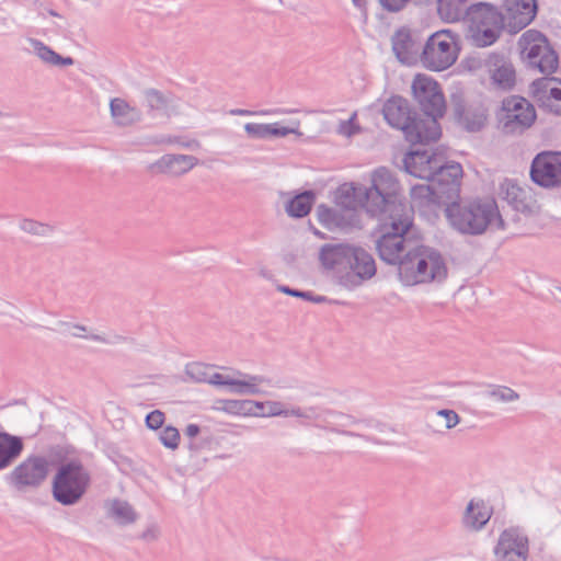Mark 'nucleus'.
Listing matches in <instances>:
<instances>
[{"mask_svg":"<svg viewBox=\"0 0 561 561\" xmlns=\"http://www.w3.org/2000/svg\"><path fill=\"white\" fill-rule=\"evenodd\" d=\"M530 178L542 187L561 186V152L543 151L538 153L531 162Z\"/></svg>","mask_w":561,"mask_h":561,"instance_id":"16","label":"nucleus"},{"mask_svg":"<svg viewBox=\"0 0 561 561\" xmlns=\"http://www.w3.org/2000/svg\"><path fill=\"white\" fill-rule=\"evenodd\" d=\"M314 414H316V409L312 407L304 409L298 405H293L290 408L285 405L284 417L293 416V417L302 419V420H311L314 417Z\"/></svg>","mask_w":561,"mask_h":561,"instance_id":"45","label":"nucleus"},{"mask_svg":"<svg viewBox=\"0 0 561 561\" xmlns=\"http://www.w3.org/2000/svg\"><path fill=\"white\" fill-rule=\"evenodd\" d=\"M91 472L78 458L60 463L51 479L53 499L62 506L78 504L91 485Z\"/></svg>","mask_w":561,"mask_h":561,"instance_id":"6","label":"nucleus"},{"mask_svg":"<svg viewBox=\"0 0 561 561\" xmlns=\"http://www.w3.org/2000/svg\"><path fill=\"white\" fill-rule=\"evenodd\" d=\"M436 414L445 420V427L447 430L454 428L460 422L459 415L454 410L443 409L437 411Z\"/></svg>","mask_w":561,"mask_h":561,"instance_id":"50","label":"nucleus"},{"mask_svg":"<svg viewBox=\"0 0 561 561\" xmlns=\"http://www.w3.org/2000/svg\"><path fill=\"white\" fill-rule=\"evenodd\" d=\"M367 213L371 217L383 218L388 215L411 213V208L401 198V185L394 174L385 167L374 171L371 186L368 188Z\"/></svg>","mask_w":561,"mask_h":561,"instance_id":"5","label":"nucleus"},{"mask_svg":"<svg viewBox=\"0 0 561 561\" xmlns=\"http://www.w3.org/2000/svg\"><path fill=\"white\" fill-rule=\"evenodd\" d=\"M186 376L195 382L210 383V368L208 364L192 362L185 366Z\"/></svg>","mask_w":561,"mask_h":561,"instance_id":"38","label":"nucleus"},{"mask_svg":"<svg viewBox=\"0 0 561 561\" xmlns=\"http://www.w3.org/2000/svg\"><path fill=\"white\" fill-rule=\"evenodd\" d=\"M319 260L327 270L336 273V282L347 290L359 287L376 274L373 255L350 243H327L320 249Z\"/></svg>","mask_w":561,"mask_h":561,"instance_id":"1","label":"nucleus"},{"mask_svg":"<svg viewBox=\"0 0 561 561\" xmlns=\"http://www.w3.org/2000/svg\"><path fill=\"white\" fill-rule=\"evenodd\" d=\"M392 50L397 59L404 65H414L421 60L423 43L416 33L408 28L398 30L391 37Z\"/></svg>","mask_w":561,"mask_h":561,"instance_id":"20","label":"nucleus"},{"mask_svg":"<svg viewBox=\"0 0 561 561\" xmlns=\"http://www.w3.org/2000/svg\"><path fill=\"white\" fill-rule=\"evenodd\" d=\"M75 336L85 337L92 340L94 342H100L104 344H121V343H134V339L121 334H112L108 336L100 335V334H90V335H81L78 333H73Z\"/></svg>","mask_w":561,"mask_h":561,"instance_id":"43","label":"nucleus"},{"mask_svg":"<svg viewBox=\"0 0 561 561\" xmlns=\"http://www.w3.org/2000/svg\"><path fill=\"white\" fill-rule=\"evenodd\" d=\"M70 449L68 446L62 445H53L48 449L49 456L56 460L59 465L69 461L68 456L70 454Z\"/></svg>","mask_w":561,"mask_h":561,"instance_id":"48","label":"nucleus"},{"mask_svg":"<svg viewBox=\"0 0 561 561\" xmlns=\"http://www.w3.org/2000/svg\"><path fill=\"white\" fill-rule=\"evenodd\" d=\"M520 59L531 69L551 76L559 68V56L540 31L530 28L517 41Z\"/></svg>","mask_w":561,"mask_h":561,"instance_id":"9","label":"nucleus"},{"mask_svg":"<svg viewBox=\"0 0 561 561\" xmlns=\"http://www.w3.org/2000/svg\"><path fill=\"white\" fill-rule=\"evenodd\" d=\"M416 4H423L426 3L428 0H413Z\"/></svg>","mask_w":561,"mask_h":561,"instance_id":"62","label":"nucleus"},{"mask_svg":"<svg viewBox=\"0 0 561 561\" xmlns=\"http://www.w3.org/2000/svg\"><path fill=\"white\" fill-rule=\"evenodd\" d=\"M8 25V18L4 15H0V26L5 27Z\"/></svg>","mask_w":561,"mask_h":561,"instance_id":"59","label":"nucleus"},{"mask_svg":"<svg viewBox=\"0 0 561 561\" xmlns=\"http://www.w3.org/2000/svg\"><path fill=\"white\" fill-rule=\"evenodd\" d=\"M462 176V167L457 162L443 164L438 163V168L434 170L433 176L428 182L435 188L436 194L446 202V205L459 198L460 180Z\"/></svg>","mask_w":561,"mask_h":561,"instance_id":"17","label":"nucleus"},{"mask_svg":"<svg viewBox=\"0 0 561 561\" xmlns=\"http://www.w3.org/2000/svg\"><path fill=\"white\" fill-rule=\"evenodd\" d=\"M164 419L163 412L153 410L146 415L145 423L148 428L157 431L162 427Z\"/></svg>","mask_w":561,"mask_h":561,"instance_id":"47","label":"nucleus"},{"mask_svg":"<svg viewBox=\"0 0 561 561\" xmlns=\"http://www.w3.org/2000/svg\"><path fill=\"white\" fill-rule=\"evenodd\" d=\"M410 196L412 205L408 207L411 208V215H413L414 207L419 209L425 208L428 210H434L440 206L446 207V202L439 196V194H436V191L431 183L412 186Z\"/></svg>","mask_w":561,"mask_h":561,"instance_id":"28","label":"nucleus"},{"mask_svg":"<svg viewBox=\"0 0 561 561\" xmlns=\"http://www.w3.org/2000/svg\"><path fill=\"white\" fill-rule=\"evenodd\" d=\"M378 220L383 226V231L376 241L378 255L383 262L399 266L405 254H409L417 243L407 236L412 227L413 216L401 209V214L388 215Z\"/></svg>","mask_w":561,"mask_h":561,"instance_id":"3","label":"nucleus"},{"mask_svg":"<svg viewBox=\"0 0 561 561\" xmlns=\"http://www.w3.org/2000/svg\"><path fill=\"white\" fill-rule=\"evenodd\" d=\"M485 397L493 403H510L519 399V394L507 386H492L485 391Z\"/></svg>","mask_w":561,"mask_h":561,"instance_id":"36","label":"nucleus"},{"mask_svg":"<svg viewBox=\"0 0 561 561\" xmlns=\"http://www.w3.org/2000/svg\"><path fill=\"white\" fill-rule=\"evenodd\" d=\"M467 21L470 38L477 47L493 45L506 30L502 11L489 2H477L469 5Z\"/></svg>","mask_w":561,"mask_h":561,"instance_id":"8","label":"nucleus"},{"mask_svg":"<svg viewBox=\"0 0 561 561\" xmlns=\"http://www.w3.org/2000/svg\"><path fill=\"white\" fill-rule=\"evenodd\" d=\"M49 14H50V15H54V16H58V15H59V14H58L56 11H54V10H50V11H49Z\"/></svg>","mask_w":561,"mask_h":561,"instance_id":"63","label":"nucleus"},{"mask_svg":"<svg viewBox=\"0 0 561 561\" xmlns=\"http://www.w3.org/2000/svg\"><path fill=\"white\" fill-rule=\"evenodd\" d=\"M107 516L113 518L119 526L133 524L137 519V513L133 506L127 501L119 499H114L111 502Z\"/></svg>","mask_w":561,"mask_h":561,"instance_id":"33","label":"nucleus"},{"mask_svg":"<svg viewBox=\"0 0 561 561\" xmlns=\"http://www.w3.org/2000/svg\"><path fill=\"white\" fill-rule=\"evenodd\" d=\"M502 16L510 34H517L529 25L537 14V0H503Z\"/></svg>","mask_w":561,"mask_h":561,"instance_id":"19","label":"nucleus"},{"mask_svg":"<svg viewBox=\"0 0 561 561\" xmlns=\"http://www.w3.org/2000/svg\"><path fill=\"white\" fill-rule=\"evenodd\" d=\"M49 461L44 456L31 455L5 476V481L16 491L38 489L47 479Z\"/></svg>","mask_w":561,"mask_h":561,"instance_id":"14","label":"nucleus"},{"mask_svg":"<svg viewBox=\"0 0 561 561\" xmlns=\"http://www.w3.org/2000/svg\"><path fill=\"white\" fill-rule=\"evenodd\" d=\"M185 435L191 438V440H195L201 433V427L197 424H188L185 428Z\"/></svg>","mask_w":561,"mask_h":561,"instance_id":"54","label":"nucleus"},{"mask_svg":"<svg viewBox=\"0 0 561 561\" xmlns=\"http://www.w3.org/2000/svg\"><path fill=\"white\" fill-rule=\"evenodd\" d=\"M411 89L415 101L425 116L419 119L420 126H423L427 131L425 137L432 139V141L438 140L442 130L437 119L444 115L446 110L445 98L438 83L428 76L417 75L412 82Z\"/></svg>","mask_w":561,"mask_h":561,"instance_id":"7","label":"nucleus"},{"mask_svg":"<svg viewBox=\"0 0 561 561\" xmlns=\"http://www.w3.org/2000/svg\"><path fill=\"white\" fill-rule=\"evenodd\" d=\"M140 538L144 540L156 539L157 535L154 529L148 528L141 534Z\"/></svg>","mask_w":561,"mask_h":561,"instance_id":"56","label":"nucleus"},{"mask_svg":"<svg viewBox=\"0 0 561 561\" xmlns=\"http://www.w3.org/2000/svg\"><path fill=\"white\" fill-rule=\"evenodd\" d=\"M279 290L289 296L299 297V298H302L305 300H308V301H311L314 304H322V302L327 301L325 296L313 295L311 291H301V290L289 288L287 286H280Z\"/></svg>","mask_w":561,"mask_h":561,"instance_id":"44","label":"nucleus"},{"mask_svg":"<svg viewBox=\"0 0 561 561\" xmlns=\"http://www.w3.org/2000/svg\"><path fill=\"white\" fill-rule=\"evenodd\" d=\"M445 216L453 229L461 234L480 236L489 227L502 229L504 221L493 201L476 199L468 203L453 201L445 207Z\"/></svg>","mask_w":561,"mask_h":561,"instance_id":"2","label":"nucleus"},{"mask_svg":"<svg viewBox=\"0 0 561 561\" xmlns=\"http://www.w3.org/2000/svg\"><path fill=\"white\" fill-rule=\"evenodd\" d=\"M467 2L468 0H437V12L446 22H458L468 16Z\"/></svg>","mask_w":561,"mask_h":561,"instance_id":"32","label":"nucleus"},{"mask_svg":"<svg viewBox=\"0 0 561 561\" xmlns=\"http://www.w3.org/2000/svg\"><path fill=\"white\" fill-rule=\"evenodd\" d=\"M73 64H75V60L72 57H64L58 54L56 64L54 66L66 67V66H72Z\"/></svg>","mask_w":561,"mask_h":561,"instance_id":"55","label":"nucleus"},{"mask_svg":"<svg viewBox=\"0 0 561 561\" xmlns=\"http://www.w3.org/2000/svg\"><path fill=\"white\" fill-rule=\"evenodd\" d=\"M188 459L193 467L196 469H202L209 456L210 451V442L207 439L198 440L197 438L195 440H190L188 443Z\"/></svg>","mask_w":561,"mask_h":561,"instance_id":"34","label":"nucleus"},{"mask_svg":"<svg viewBox=\"0 0 561 561\" xmlns=\"http://www.w3.org/2000/svg\"><path fill=\"white\" fill-rule=\"evenodd\" d=\"M484 67L493 89L502 92L514 90L517 76L515 67L508 57L504 54L491 53L485 58Z\"/></svg>","mask_w":561,"mask_h":561,"instance_id":"18","label":"nucleus"},{"mask_svg":"<svg viewBox=\"0 0 561 561\" xmlns=\"http://www.w3.org/2000/svg\"><path fill=\"white\" fill-rule=\"evenodd\" d=\"M164 141L168 144H176V145H180L185 148H192L195 145L194 140L184 141V140H182V137H180V136H173V137L170 136Z\"/></svg>","mask_w":561,"mask_h":561,"instance_id":"53","label":"nucleus"},{"mask_svg":"<svg viewBox=\"0 0 561 561\" xmlns=\"http://www.w3.org/2000/svg\"><path fill=\"white\" fill-rule=\"evenodd\" d=\"M519 191V188L511 183H507V197L512 195V199H516L517 195L516 192Z\"/></svg>","mask_w":561,"mask_h":561,"instance_id":"57","label":"nucleus"},{"mask_svg":"<svg viewBox=\"0 0 561 561\" xmlns=\"http://www.w3.org/2000/svg\"><path fill=\"white\" fill-rule=\"evenodd\" d=\"M382 9L388 12H399L402 10L409 0H378Z\"/></svg>","mask_w":561,"mask_h":561,"instance_id":"52","label":"nucleus"},{"mask_svg":"<svg viewBox=\"0 0 561 561\" xmlns=\"http://www.w3.org/2000/svg\"><path fill=\"white\" fill-rule=\"evenodd\" d=\"M231 115H239V116H249V115H253L254 113L249 111V110H242V108H236V110H231L229 112Z\"/></svg>","mask_w":561,"mask_h":561,"instance_id":"58","label":"nucleus"},{"mask_svg":"<svg viewBox=\"0 0 561 561\" xmlns=\"http://www.w3.org/2000/svg\"><path fill=\"white\" fill-rule=\"evenodd\" d=\"M145 99L151 111H165L168 107V98L157 89H146L144 91Z\"/></svg>","mask_w":561,"mask_h":561,"instance_id":"39","label":"nucleus"},{"mask_svg":"<svg viewBox=\"0 0 561 561\" xmlns=\"http://www.w3.org/2000/svg\"><path fill=\"white\" fill-rule=\"evenodd\" d=\"M285 403L282 401L267 400L264 413H261V417H284Z\"/></svg>","mask_w":561,"mask_h":561,"instance_id":"46","label":"nucleus"},{"mask_svg":"<svg viewBox=\"0 0 561 561\" xmlns=\"http://www.w3.org/2000/svg\"><path fill=\"white\" fill-rule=\"evenodd\" d=\"M383 118L393 127L403 131L405 139L411 144H428L426 129L420 126L419 119L410 108L409 102L402 96H392L383 104Z\"/></svg>","mask_w":561,"mask_h":561,"instance_id":"10","label":"nucleus"},{"mask_svg":"<svg viewBox=\"0 0 561 561\" xmlns=\"http://www.w3.org/2000/svg\"><path fill=\"white\" fill-rule=\"evenodd\" d=\"M492 516V508L481 499L468 502L462 516L461 526L469 533H478L484 528Z\"/></svg>","mask_w":561,"mask_h":561,"instance_id":"25","label":"nucleus"},{"mask_svg":"<svg viewBox=\"0 0 561 561\" xmlns=\"http://www.w3.org/2000/svg\"><path fill=\"white\" fill-rule=\"evenodd\" d=\"M401 283L414 286L433 280H443L447 276V267L442 254L430 247L419 244L412 249L398 266Z\"/></svg>","mask_w":561,"mask_h":561,"instance_id":"4","label":"nucleus"},{"mask_svg":"<svg viewBox=\"0 0 561 561\" xmlns=\"http://www.w3.org/2000/svg\"><path fill=\"white\" fill-rule=\"evenodd\" d=\"M213 410L236 416H247L245 399L216 400Z\"/></svg>","mask_w":561,"mask_h":561,"instance_id":"37","label":"nucleus"},{"mask_svg":"<svg viewBox=\"0 0 561 561\" xmlns=\"http://www.w3.org/2000/svg\"><path fill=\"white\" fill-rule=\"evenodd\" d=\"M499 128L506 135H517L529 128L536 119L534 105L523 96L510 95L502 101L496 113Z\"/></svg>","mask_w":561,"mask_h":561,"instance_id":"11","label":"nucleus"},{"mask_svg":"<svg viewBox=\"0 0 561 561\" xmlns=\"http://www.w3.org/2000/svg\"><path fill=\"white\" fill-rule=\"evenodd\" d=\"M31 46L33 47L35 54L46 64L55 65L58 53L51 49L49 46L45 45L43 42L38 39L31 38Z\"/></svg>","mask_w":561,"mask_h":561,"instance_id":"40","label":"nucleus"},{"mask_svg":"<svg viewBox=\"0 0 561 561\" xmlns=\"http://www.w3.org/2000/svg\"><path fill=\"white\" fill-rule=\"evenodd\" d=\"M110 110L112 117L119 126H129L140 121V113L123 99L111 100Z\"/></svg>","mask_w":561,"mask_h":561,"instance_id":"31","label":"nucleus"},{"mask_svg":"<svg viewBox=\"0 0 561 561\" xmlns=\"http://www.w3.org/2000/svg\"><path fill=\"white\" fill-rule=\"evenodd\" d=\"M196 162L197 159L194 156L167 153L150 164V170L158 173L179 176L188 172Z\"/></svg>","mask_w":561,"mask_h":561,"instance_id":"26","label":"nucleus"},{"mask_svg":"<svg viewBox=\"0 0 561 561\" xmlns=\"http://www.w3.org/2000/svg\"><path fill=\"white\" fill-rule=\"evenodd\" d=\"M24 450L21 436L0 431V471L11 467Z\"/></svg>","mask_w":561,"mask_h":561,"instance_id":"29","label":"nucleus"},{"mask_svg":"<svg viewBox=\"0 0 561 561\" xmlns=\"http://www.w3.org/2000/svg\"><path fill=\"white\" fill-rule=\"evenodd\" d=\"M334 203L335 206L342 208L344 211L352 210L357 213L358 208H364L367 211V187L353 183L342 184L335 191Z\"/></svg>","mask_w":561,"mask_h":561,"instance_id":"23","label":"nucleus"},{"mask_svg":"<svg viewBox=\"0 0 561 561\" xmlns=\"http://www.w3.org/2000/svg\"><path fill=\"white\" fill-rule=\"evenodd\" d=\"M20 228L26 233L41 237L48 236L53 231L49 225L33 219H23L20 222Z\"/></svg>","mask_w":561,"mask_h":561,"instance_id":"42","label":"nucleus"},{"mask_svg":"<svg viewBox=\"0 0 561 561\" xmlns=\"http://www.w3.org/2000/svg\"><path fill=\"white\" fill-rule=\"evenodd\" d=\"M314 201V192L305 191L290 197L285 204V210L289 217L302 218L310 213Z\"/></svg>","mask_w":561,"mask_h":561,"instance_id":"30","label":"nucleus"},{"mask_svg":"<svg viewBox=\"0 0 561 561\" xmlns=\"http://www.w3.org/2000/svg\"><path fill=\"white\" fill-rule=\"evenodd\" d=\"M73 328L78 329L79 333H82V332L87 331V328L84 325H81V324H76Z\"/></svg>","mask_w":561,"mask_h":561,"instance_id":"61","label":"nucleus"},{"mask_svg":"<svg viewBox=\"0 0 561 561\" xmlns=\"http://www.w3.org/2000/svg\"><path fill=\"white\" fill-rule=\"evenodd\" d=\"M440 161L442 158L435 153H430L427 150H415L405 154L403 165L407 173L428 181Z\"/></svg>","mask_w":561,"mask_h":561,"instance_id":"22","label":"nucleus"},{"mask_svg":"<svg viewBox=\"0 0 561 561\" xmlns=\"http://www.w3.org/2000/svg\"><path fill=\"white\" fill-rule=\"evenodd\" d=\"M356 117V113H354L347 121H342L339 124L337 131L340 135L351 137L356 134L358 127L353 123Z\"/></svg>","mask_w":561,"mask_h":561,"instance_id":"51","label":"nucleus"},{"mask_svg":"<svg viewBox=\"0 0 561 561\" xmlns=\"http://www.w3.org/2000/svg\"><path fill=\"white\" fill-rule=\"evenodd\" d=\"M557 82L554 77L537 79L531 84V93L541 105L561 115V89L556 87Z\"/></svg>","mask_w":561,"mask_h":561,"instance_id":"24","label":"nucleus"},{"mask_svg":"<svg viewBox=\"0 0 561 561\" xmlns=\"http://www.w3.org/2000/svg\"><path fill=\"white\" fill-rule=\"evenodd\" d=\"M529 539L519 528L504 529L493 547V561H528Z\"/></svg>","mask_w":561,"mask_h":561,"instance_id":"15","label":"nucleus"},{"mask_svg":"<svg viewBox=\"0 0 561 561\" xmlns=\"http://www.w3.org/2000/svg\"><path fill=\"white\" fill-rule=\"evenodd\" d=\"M221 371H213V387L240 396L267 394L265 387H273V381L262 375L244 374L233 368L220 367Z\"/></svg>","mask_w":561,"mask_h":561,"instance_id":"12","label":"nucleus"},{"mask_svg":"<svg viewBox=\"0 0 561 561\" xmlns=\"http://www.w3.org/2000/svg\"><path fill=\"white\" fill-rule=\"evenodd\" d=\"M265 408L266 401L245 399L247 416L261 417V413H264Z\"/></svg>","mask_w":561,"mask_h":561,"instance_id":"49","label":"nucleus"},{"mask_svg":"<svg viewBox=\"0 0 561 561\" xmlns=\"http://www.w3.org/2000/svg\"><path fill=\"white\" fill-rule=\"evenodd\" d=\"M458 57L457 43L450 31L432 34L421 51V62L430 70L442 71L449 68Z\"/></svg>","mask_w":561,"mask_h":561,"instance_id":"13","label":"nucleus"},{"mask_svg":"<svg viewBox=\"0 0 561 561\" xmlns=\"http://www.w3.org/2000/svg\"><path fill=\"white\" fill-rule=\"evenodd\" d=\"M180 438L179 430L172 425L163 427L159 434L161 444L171 450H175L179 447Z\"/></svg>","mask_w":561,"mask_h":561,"instance_id":"41","label":"nucleus"},{"mask_svg":"<svg viewBox=\"0 0 561 561\" xmlns=\"http://www.w3.org/2000/svg\"><path fill=\"white\" fill-rule=\"evenodd\" d=\"M355 5H359L358 0H352Z\"/></svg>","mask_w":561,"mask_h":561,"instance_id":"64","label":"nucleus"},{"mask_svg":"<svg viewBox=\"0 0 561 561\" xmlns=\"http://www.w3.org/2000/svg\"><path fill=\"white\" fill-rule=\"evenodd\" d=\"M486 118L488 114L484 108H469L463 113L461 122L467 130L478 131L483 128L486 123Z\"/></svg>","mask_w":561,"mask_h":561,"instance_id":"35","label":"nucleus"},{"mask_svg":"<svg viewBox=\"0 0 561 561\" xmlns=\"http://www.w3.org/2000/svg\"><path fill=\"white\" fill-rule=\"evenodd\" d=\"M316 215L318 221L327 229H352L359 228L360 220L358 213L347 210L344 211L340 207H329L321 204L317 207Z\"/></svg>","mask_w":561,"mask_h":561,"instance_id":"21","label":"nucleus"},{"mask_svg":"<svg viewBox=\"0 0 561 561\" xmlns=\"http://www.w3.org/2000/svg\"><path fill=\"white\" fill-rule=\"evenodd\" d=\"M298 121L291 122L290 125L284 126L282 123L272 124H260V123H247L244 130L250 138L253 139H270V138H282L289 134L300 135Z\"/></svg>","mask_w":561,"mask_h":561,"instance_id":"27","label":"nucleus"},{"mask_svg":"<svg viewBox=\"0 0 561 561\" xmlns=\"http://www.w3.org/2000/svg\"><path fill=\"white\" fill-rule=\"evenodd\" d=\"M73 328L78 329L79 333H82V332L87 331V328L84 325H81V324H76Z\"/></svg>","mask_w":561,"mask_h":561,"instance_id":"60","label":"nucleus"}]
</instances>
